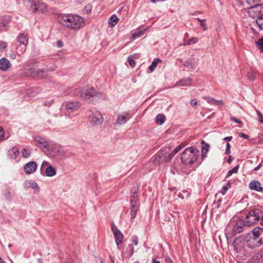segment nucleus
Wrapping results in <instances>:
<instances>
[{
	"label": "nucleus",
	"instance_id": "1",
	"mask_svg": "<svg viewBox=\"0 0 263 263\" xmlns=\"http://www.w3.org/2000/svg\"><path fill=\"white\" fill-rule=\"evenodd\" d=\"M58 21L63 27L74 30H79L85 25L83 18L78 15L61 14L58 17Z\"/></svg>",
	"mask_w": 263,
	"mask_h": 263
},
{
	"label": "nucleus",
	"instance_id": "2",
	"mask_svg": "<svg viewBox=\"0 0 263 263\" xmlns=\"http://www.w3.org/2000/svg\"><path fill=\"white\" fill-rule=\"evenodd\" d=\"M247 245L251 249H254L263 245V228L257 227L247 235Z\"/></svg>",
	"mask_w": 263,
	"mask_h": 263
},
{
	"label": "nucleus",
	"instance_id": "3",
	"mask_svg": "<svg viewBox=\"0 0 263 263\" xmlns=\"http://www.w3.org/2000/svg\"><path fill=\"white\" fill-rule=\"evenodd\" d=\"M199 151L197 149L188 147L182 153L181 160L185 165L192 164L197 161Z\"/></svg>",
	"mask_w": 263,
	"mask_h": 263
},
{
	"label": "nucleus",
	"instance_id": "4",
	"mask_svg": "<svg viewBox=\"0 0 263 263\" xmlns=\"http://www.w3.org/2000/svg\"><path fill=\"white\" fill-rule=\"evenodd\" d=\"M262 215V211L259 209H255L251 211L246 217L245 221L246 226H251L256 223Z\"/></svg>",
	"mask_w": 263,
	"mask_h": 263
},
{
	"label": "nucleus",
	"instance_id": "5",
	"mask_svg": "<svg viewBox=\"0 0 263 263\" xmlns=\"http://www.w3.org/2000/svg\"><path fill=\"white\" fill-rule=\"evenodd\" d=\"M27 2L33 12H43L47 10L46 5L41 0H27Z\"/></svg>",
	"mask_w": 263,
	"mask_h": 263
},
{
	"label": "nucleus",
	"instance_id": "6",
	"mask_svg": "<svg viewBox=\"0 0 263 263\" xmlns=\"http://www.w3.org/2000/svg\"><path fill=\"white\" fill-rule=\"evenodd\" d=\"M89 112L90 114L88 115L89 122L92 126H98L103 123L104 119L99 111L91 110Z\"/></svg>",
	"mask_w": 263,
	"mask_h": 263
},
{
	"label": "nucleus",
	"instance_id": "7",
	"mask_svg": "<svg viewBox=\"0 0 263 263\" xmlns=\"http://www.w3.org/2000/svg\"><path fill=\"white\" fill-rule=\"evenodd\" d=\"M248 8V14L252 17H257L263 14V4L251 5Z\"/></svg>",
	"mask_w": 263,
	"mask_h": 263
},
{
	"label": "nucleus",
	"instance_id": "8",
	"mask_svg": "<svg viewBox=\"0 0 263 263\" xmlns=\"http://www.w3.org/2000/svg\"><path fill=\"white\" fill-rule=\"evenodd\" d=\"M247 243V235L245 236H240L236 238L233 243L234 249L238 253L242 252Z\"/></svg>",
	"mask_w": 263,
	"mask_h": 263
},
{
	"label": "nucleus",
	"instance_id": "9",
	"mask_svg": "<svg viewBox=\"0 0 263 263\" xmlns=\"http://www.w3.org/2000/svg\"><path fill=\"white\" fill-rule=\"evenodd\" d=\"M111 230L115 238L116 243L119 248V245L123 241V235L120 230L118 229L113 222L111 223Z\"/></svg>",
	"mask_w": 263,
	"mask_h": 263
},
{
	"label": "nucleus",
	"instance_id": "10",
	"mask_svg": "<svg viewBox=\"0 0 263 263\" xmlns=\"http://www.w3.org/2000/svg\"><path fill=\"white\" fill-rule=\"evenodd\" d=\"M79 96L85 100H88L91 97L96 96L97 92L93 88L83 89L79 92Z\"/></svg>",
	"mask_w": 263,
	"mask_h": 263
},
{
	"label": "nucleus",
	"instance_id": "11",
	"mask_svg": "<svg viewBox=\"0 0 263 263\" xmlns=\"http://www.w3.org/2000/svg\"><path fill=\"white\" fill-rule=\"evenodd\" d=\"M65 107L66 114L69 115L79 109L80 103L79 102H68L65 103Z\"/></svg>",
	"mask_w": 263,
	"mask_h": 263
},
{
	"label": "nucleus",
	"instance_id": "12",
	"mask_svg": "<svg viewBox=\"0 0 263 263\" xmlns=\"http://www.w3.org/2000/svg\"><path fill=\"white\" fill-rule=\"evenodd\" d=\"M17 41L23 46L16 52V54L20 55L23 53L26 50V47L28 44V38L24 34H20L17 36Z\"/></svg>",
	"mask_w": 263,
	"mask_h": 263
},
{
	"label": "nucleus",
	"instance_id": "13",
	"mask_svg": "<svg viewBox=\"0 0 263 263\" xmlns=\"http://www.w3.org/2000/svg\"><path fill=\"white\" fill-rule=\"evenodd\" d=\"M246 226V222L242 219H238L233 227V233L234 235L240 233L243 231L244 227Z\"/></svg>",
	"mask_w": 263,
	"mask_h": 263
},
{
	"label": "nucleus",
	"instance_id": "14",
	"mask_svg": "<svg viewBox=\"0 0 263 263\" xmlns=\"http://www.w3.org/2000/svg\"><path fill=\"white\" fill-rule=\"evenodd\" d=\"M37 167V164L35 161H30L24 166V171L27 175H30L36 171Z\"/></svg>",
	"mask_w": 263,
	"mask_h": 263
},
{
	"label": "nucleus",
	"instance_id": "15",
	"mask_svg": "<svg viewBox=\"0 0 263 263\" xmlns=\"http://www.w3.org/2000/svg\"><path fill=\"white\" fill-rule=\"evenodd\" d=\"M130 118V116L128 112H123L118 115L115 124L119 125L125 124Z\"/></svg>",
	"mask_w": 263,
	"mask_h": 263
},
{
	"label": "nucleus",
	"instance_id": "16",
	"mask_svg": "<svg viewBox=\"0 0 263 263\" xmlns=\"http://www.w3.org/2000/svg\"><path fill=\"white\" fill-rule=\"evenodd\" d=\"M34 141L36 145L44 151L45 152L48 149V142L46 141L44 139L37 137L34 139Z\"/></svg>",
	"mask_w": 263,
	"mask_h": 263
},
{
	"label": "nucleus",
	"instance_id": "17",
	"mask_svg": "<svg viewBox=\"0 0 263 263\" xmlns=\"http://www.w3.org/2000/svg\"><path fill=\"white\" fill-rule=\"evenodd\" d=\"M10 66L11 63L7 59L3 58L0 59V69L1 70L7 71Z\"/></svg>",
	"mask_w": 263,
	"mask_h": 263
},
{
	"label": "nucleus",
	"instance_id": "18",
	"mask_svg": "<svg viewBox=\"0 0 263 263\" xmlns=\"http://www.w3.org/2000/svg\"><path fill=\"white\" fill-rule=\"evenodd\" d=\"M249 188L252 190H255L258 192H261L263 188L261 186V184L258 181H252L249 185Z\"/></svg>",
	"mask_w": 263,
	"mask_h": 263
},
{
	"label": "nucleus",
	"instance_id": "19",
	"mask_svg": "<svg viewBox=\"0 0 263 263\" xmlns=\"http://www.w3.org/2000/svg\"><path fill=\"white\" fill-rule=\"evenodd\" d=\"M203 98L206 100L208 103L213 104L215 105H221L222 106L224 105V102L221 100H217L215 99L213 97H203Z\"/></svg>",
	"mask_w": 263,
	"mask_h": 263
},
{
	"label": "nucleus",
	"instance_id": "20",
	"mask_svg": "<svg viewBox=\"0 0 263 263\" xmlns=\"http://www.w3.org/2000/svg\"><path fill=\"white\" fill-rule=\"evenodd\" d=\"M192 82V80L190 78H187L180 80L176 83L177 86H190Z\"/></svg>",
	"mask_w": 263,
	"mask_h": 263
},
{
	"label": "nucleus",
	"instance_id": "21",
	"mask_svg": "<svg viewBox=\"0 0 263 263\" xmlns=\"http://www.w3.org/2000/svg\"><path fill=\"white\" fill-rule=\"evenodd\" d=\"M56 170L52 166H49L45 168L44 170V175L48 177H53L56 174Z\"/></svg>",
	"mask_w": 263,
	"mask_h": 263
},
{
	"label": "nucleus",
	"instance_id": "22",
	"mask_svg": "<svg viewBox=\"0 0 263 263\" xmlns=\"http://www.w3.org/2000/svg\"><path fill=\"white\" fill-rule=\"evenodd\" d=\"M24 185L26 187H31L34 190L39 189V185L34 181L32 180H27L25 181Z\"/></svg>",
	"mask_w": 263,
	"mask_h": 263
},
{
	"label": "nucleus",
	"instance_id": "23",
	"mask_svg": "<svg viewBox=\"0 0 263 263\" xmlns=\"http://www.w3.org/2000/svg\"><path fill=\"white\" fill-rule=\"evenodd\" d=\"M183 147V145H179L178 146H177L175 149L173 151V152L169 155V156L166 157H165V158L166 159V161H170L172 158Z\"/></svg>",
	"mask_w": 263,
	"mask_h": 263
},
{
	"label": "nucleus",
	"instance_id": "24",
	"mask_svg": "<svg viewBox=\"0 0 263 263\" xmlns=\"http://www.w3.org/2000/svg\"><path fill=\"white\" fill-rule=\"evenodd\" d=\"M29 73L30 74L34 77H42V74L44 72V71L42 69L34 70L33 69H29Z\"/></svg>",
	"mask_w": 263,
	"mask_h": 263
},
{
	"label": "nucleus",
	"instance_id": "25",
	"mask_svg": "<svg viewBox=\"0 0 263 263\" xmlns=\"http://www.w3.org/2000/svg\"><path fill=\"white\" fill-rule=\"evenodd\" d=\"M202 151H201V157L202 159L205 157V154L208 153L209 148V145L205 143L204 141H201Z\"/></svg>",
	"mask_w": 263,
	"mask_h": 263
},
{
	"label": "nucleus",
	"instance_id": "26",
	"mask_svg": "<svg viewBox=\"0 0 263 263\" xmlns=\"http://www.w3.org/2000/svg\"><path fill=\"white\" fill-rule=\"evenodd\" d=\"M183 65L185 67L190 68H194L195 67L196 62L194 59H189L188 60L184 62Z\"/></svg>",
	"mask_w": 263,
	"mask_h": 263
},
{
	"label": "nucleus",
	"instance_id": "27",
	"mask_svg": "<svg viewBox=\"0 0 263 263\" xmlns=\"http://www.w3.org/2000/svg\"><path fill=\"white\" fill-rule=\"evenodd\" d=\"M119 19L116 15H112L108 20V24L110 27H114L118 23Z\"/></svg>",
	"mask_w": 263,
	"mask_h": 263
},
{
	"label": "nucleus",
	"instance_id": "28",
	"mask_svg": "<svg viewBox=\"0 0 263 263\" xmlns=\"http://www.w3.org/2000/svg\"><path fill=\"white\" fill-rule=\"evenodd\" d=\"M18 149L17 148H12L8 151L9 157L11 159H15L18 155Z\"/></svg>",
	"mask_w": 263,
	"mask_h": 263
},
{
	"label": "nucleus",
	"instance_id": "29",
	"mask_svg": "<svg viewBox=\"0 0 263 263\" xmlns=\"http://www.w3.org/2000/svg\"><path fill=\"white\" fill-rule=\"evenodd\" d=\"M165 120V117L163 115L159 114L155 119L156 122L159 125H162Z\"/></svg>",
	"mask_w": 263,
	"mask_h": 263
},
{
	"label": "nucleus",
	"instance_id": "30",
	"mask_svg": "<svg viewBox=\"0 0 263 263\" xmlns=\"http://www.w3.org/2000/svg\"><path fill=\"white\" fill-rule=\"evenodd\" d=\"M161 61H162L159 59H157L153 61L152 64L148 67V70L150 71V72L154 71V69L156 68L158 64L161 62Z\"/></svg>",
	"mask_w": 263,
	"mask_h": 263
},
{
	"label": "nucleus",
	"instance_id": "31",
	"mask_svg": "<svg viewBox=\"0 0 263 263\" xmlns=\"http://www.w3.org/2000/svg\"><path fill=\"white\" fill-rule=\"evenodd\" d=\"M49 166H52L49 162L44 161L42 162L40 168V172L42 175H44V170H45L46 167H47Z\"/></svg>",
	"mask_w": 263,
	"mask_h": 263
},
{
	"label": "nucleus",
	"instance_id": "32",
	"mask_svg": "<svg viewBox=\"0 0 263 263\" xmlns=\"http://www.w3.org/2000/svg\"><path fill=\"white\" fill-rule=\"evenodd\" d=\"M31 153V151L28 148H24L22 150V157L25 158H27L30 157Z\"/></svg>",
	"mask_w": 263,
	"mask_h": 263
},
{
	"label": "nucleus",
	"instance_id": "33",
	"mask_svg": "<svg viewBox=\"0 0 263 263\" xmlns=\"http://www.w3.org/2000/svg\"><path fill=\"white\" fill-rule=\"evenodd\" d=\"M146 30V29H143V30L138 29L135 33H134L133 34V37L134 39L139 37L141 36V35H142L144 33V32H145Z\"/></svg>",
	"mask_w": 263,
	"mask_h": 263
},
{
	"label": "nucleus",
	"instance_id": "34",
	"mask_svg": "<svg viewBox=\"0 0 263 263\" xmlns=\"http://www.w3.org/2000/svg\"><path fill=\"white\" fill-rule=\"evenodd\" d=\"M256 23L260 29L263 30V14L256 19Z\"/></svg>",
	"mask_w": 263,
	"mask_h": 263
},
{
	"label": "nucleus",
	"instance_id": "35",
	"mask_svg": "<svg viewBox=\"0 0 263 263\" xmlns=\"http://www.w3.org/2000/svg\"><path fill=\"white\" fill-rule=\"evenodd\" d=\"M198 41V39L197 37H194L191 39H190L189 40H188L186 42L184 43L182 45L185 46V45H190L193 43H196Z\"/></svg>",
	"mask_w": 263,
	"mask_h": 263
},
{
	"label": "nucleus",
	"instance_id": "36",
	"mask_svg": "<svg viewBox=\"0 0 263 263\" xmlns=\"http://www.w3.org/2000/svg\"><path fill=\"white\" fill-rule=\"evenodd\" d=\"M238 168H239V165L235 166L233 169L230 170L228 172L226 177H230L233 173H236L238 172Z\"/></svg>",
	"mask_w": 263,
	"mask_h": 263
},
{
	"label": "nucleus",
	"instance_id": "37",
	"mask_svg": "<svg viewBox=\"0 0 263 263\" xmlns=\"http://www.w3.org/2000/svg\"><path fill=\"white\" fill-rule=\"evenodd\" d=\"M256 45L261 52H263V37L259 39L256 42Z\"/></svg>",
	"mask_w": 263,
	"mask_h": 263
},
{
	"label": "nucleus",
	"instance_id": "38",
	"mask_svg": "<svg viewBox=\"0 0 263 263\" xmlns=\"http://www.w3.org/2000/svg\"><path fill=\"white\" fill-rule=\"evenodd\" d=\"M162 157L160 155L156 156L154 160V164L156 165H159L162 162Z\"/></svg>",
	"mask_w": 263,
	"mask_h": 263
},
{
	"label": "nucleus",
	"instance_id": "39",
	"mask_svg": "<svg viewBox=\"0 0 263 263\" xmlns=\"http://www.w3.org/2000/svg\"><path fill=\"white\" fill-rule=\"evenodd\" d=\"M131 210L134 209L138 210V206L137 205V200L131 199Z\"/></svg>",
	"mask_w": 263,
	"mask_h": 263
},
{
	"label": "nucleus",
	"instance_id": "40",
	"mask_svg": "<svg viewBox=\"0 0 263 263\" xmlns=\"http://www.w3.org/2000/svg\"><path fill=\"white\" fill-rule=\"evenodd\" d=\"M247 77L250 81H254L255 79V74L253 71H250L247 74Z\"/></svg>",
	"mask_w": 263,
	"mask_h": 263
},
{
	"label": "nucleus",
	"instance_id": "41",
	"mask_svg": "<svg viewBox=\"0 0 263 263\" xmlns=\"http://www.w3.org/2000/svg\"><path fill=\"white\" fill-rule=\"evenodd\" d=\"M247 3L249 5H255L256 4H259L258 3L261 2L262 0H246Z\"/></svg>",
	"mask_w": 263,
	"mask_h": 263
},
{
	"label": "nucleus",
	"instance_id": "42",
	"mask_svg": "<svg viewBox=\"0 0 263 263\" xmlns=\"http://www.w3.org/2000/svg\"><path fill=\"white\" fill-rule=\"evenodd\" d=\"M230 188V183H227V184L224 186L223 187H222V189L221 190V191H220V193L222 194V195H224L225 193H226V192Z\"/></svg>",
	"mask_w": 263,
	"mask_h": 263
},
{
	"label": "nucleus",
	"instance_id": "43",
	"mask_svg": "<svg viewBox=\"0 0 263 263\" xmlns=\"http://www.w3.org/2000/svg\"><path fill=\"white\" fill-rule=\"evenodd\" d=\"M7 43L4 41H0V51H3L7 47Z\"/></svg>",
	"mask_w": 263,
	"mask_h": 263
},
{
	"label": "nucleus",
	"instance_id": "44",
	"mask_svg": "<svg viewBox=\"0 0 263 263\" xmlns=\"http://www.w3.org/2000/svg\"><path fill=\"white\" fill-rule=\"evenodd\" d=\"M197 20L200 22V26L203 27V30H206L207 29V27L206 26V24L204 23L205 20H201L200 18H197Z\"/></svg>",
	"mask_w": 263,
	"mask_h": 263
},
{
	"label": "nucleus",
	"instance_id": "45",
	"mask_svg": "<svg viewBox=\"0 0 263 263\" xmlns=\"http://www.w3.org/2000/svg\"><path fill=\"white\" fill-rule=\"evenodd\" d=\"M5 197L8 201H10L11 200V194L9 190H7L5 194Z\"/></svg>",
	"mask_w": 263,
	"mask_h": 263
},
{
	"label": "nucleus",
	"instance_id": "46",
	"mask_svg": "<svg viewBox=\"0 0 263 263\" xmlns=\"http://www.w3.org/2000/svg\"><path fill=\"white\" fill-rule=\"evenodd\" d=\"M256 111L257 116L258 117L259 122L263 124V115L257 109H256Z\"/></svg>",
	"mask_w": 263,
	"mask_h": 263
},
{
	"label": "nucleus",
	"instance_id": "47",
	"mask_svg": "<svg viewBox=\"0 0 263 263\" xmlns=\"http://www.w3.org/2000/svg\"><path fill=\"white\" fill-rule=\"evenodd\" d=\"M137 211L138 210H134V209L131 210V211H130L131 219H133L136 217Z\"/></svg>",
	"mask_w": 263,
	"mask_h": 263
},
{
	"label": "nucleus",
	"instance_id": "48",
	"mask_svg": "<svg viewBox=\"0 0 263 263\" xmlns=\"http://www.w3.org/2000/svg\"><path fill=\"white\" fill-rule=\"evenodd\" d=\"M128 61L129 64L130 65V66L131 67H135L136 63H135V61L132 57H129Z\"/></svg>",
	"mask_w": 263,
	"mask_h": 263
},
{
	"label": "nucleus",
	"instance_id": "49",
	"mask_svg": "<svg viewBox=\"0 0 263 263\" xmlns=\"http://www.w3.org/2000/svg\"><path fill=\"white\" fill-rule=\"evenodd\" d=\"M4 138V132L0 127V141L2 140Z\"/></svg>",
	"mask_w": 263,
	"mask_h": 263
},
{
	"label": "nucleus",
	"instance_id": "50",
	"mask_svg": "<svg viewBox=\"0 0 263 263\" xmlns=\"http://www.w3.org/2000/svg\"><path fill=\"white\" fill-rule=\"evenodd\" d=\"M135 246H137L138 243V238L137 236H135L132 240Z\"/></svg>",
	"mask_w": 263,
	"mask_h": 263
},
{
	"label": "nucleus",
	"instance_id": "51",
	"mask_svg": "<svg viewBox=\"0 0 263 263\" xmlns=\"http://www.w3.org/2000/svg\"><path fill=\"white\" fill-rule=\"evenodd\" d=\"M239 137L243 138H245L246 139H249V136L248 135L245 134L243 133H240L239 134Z\"/></svg>",
	"mask_w": 263,
	"mask_h": 263
},
{
	"label": "nucleus",
	"instance_id": "52",
	"mask_svg": "<svg viewBox=\"0 0 263 263\" xmlns=\"http://www.w3.org/2000/svg\"><path fill=\"white\" fill-rule=\"evenodd\" d=\"M263 142V135H259L258 136V143L261 144Z\"/></svg>",
	"mask_w": 263,
	"mask_h": 263
},
{
	"label": "nucleus",
	"instance_id": "53",
	"mask_svg": "<svg viewBox=\"0 0 263 263\" xmlns=\"http://www.w3.org/2000/svg\"><path fill=\"white\" fill-rule=\"evenodd\" d=\"M137 190H135V191L134 192V194L132 197V198L131 199H134V200H137Z\"/></svg>",
	"mask_w": 263,
	"mask_h": 263
},
{
	"label": "nucleus",
	"instance_id": "54",
	"mask_svg": "<svg viewBox=\"0 0 263 263\" xmlns=\"http://www.w3.org/2000/svg\"><path fill=\"white\" fill-rule=\"evenodd\" d=\"M53 103V100L46 101L44 103V105L46 106H50Z\"/></svg>",
	"mask_w": 263,
	"mask_h": 263
},
{
	"label": "nucleus",
	"instance_id": "55",
	"mask_svg": "<svg viewBox=\"0 0 263 263\" xmlns=\"http://www.w3.org/2000/svg\"><path fill=\"white\" fill-rule=\"evenodd\" d=\"M231 120L236 123H241V122L240 120H239L238 119H237V118H236L235 117H231Z\"/></svg>",
	"mask_w": 263,
	"mask_h": 263
},
{
	"label": "nucleus",
	"instance_id": "56",
	"mask_svg": "<svg viewBox=\"0 0 263 263\" xmlns=\"http://www.w3.org/2000/svg\"><path fill=\"white\" fill-rule=\"evenodd\" d=\"M165 261L166 263H174L173 260L169 257H165Z\"/></svg>",
	"mask_w": 263,
	"mask_h": 263
},
{
	"label": "nucleus",
	"instance_id": "57",
	"mask_svg": "<svg viewBox=\"0 0 263 263\" xmlns=\"http://www.w3.org/2000/svg\"><path fill=\"white\" fill-rule=\"evenodd\" d=\"M190 103L192 106H194L197 105V102L195 100L192 99L191 100Z\"/></svg>",
	"mask_w": 263,
	"mask_h": 263
},
{
	"label": "nucleus",
	"instance_id": "58",
	"mask_svg": "<svg viewBox=\"0 0 263 263\" xmlns=\"http://www.w3.org/2000/svg\"><path fill=\"white\" fill-rule=\"evenodd\" d=\"M232 136H230V137H226L225 138H223V140L224 141H230L232 140Z\"/></svg>",
	"mask_w": 263,
	"mask_h": 263
},
{
	"label": "nucleus",
	"instance_id": "59",
	"mask_svg": "<svg viewBox=\"0 0 263 263\" xmlns=\"http://www.w3.org/2000/svg\"><path fill=\"white\" fill-rule=\"evenodd\" d=\"M10 57L12 59H15L16 58V54L12 52L10 54Z\"/></svg>",
	"mask_w": 263,
	"mask_h": 263
},
{
	"label": "nucleus",
	"instance_id": "60",
	"mask_svg": "<svg viewBox=\"0 0 263 263\" xmlns=\"http://www.w3.org/2000/svg\"><path fill=\"white\" fill-rule=\"evenodd\" d=\"M57 45L59 47H62L63 46V43L60 41L57 42Z\"/></svg>",
	"mask_w": 263,
	"mask_h": 263
},
{
	"label": "nucleus",
	"instance_id": "61",
	"mask_svg": "<svg viewBox=\"0 0 263 263\" xmlns=\"http://www.w3.org/2000/svg\"><path fill=\"white\" fill-rule=\"evenodd\" d=\"M129 247L131 248V253H130V256H132L134 252V248L133 247H132L131 245H129Z\"/></svg>",
	"mask_w": 263,
	"mask_h": 263
},
{
	"label": "nucleus",
	"instance_id": "62",
	"mask_svg": "<svg viewBox=\"0 0 263 263\" xmlns=\"http://www.w3.org/2000/svg\"><path fill=\"white\" fill-rule=\"evenodd\" d=\"M261 167V165L260 164L254 168V171H257Z\"/></svg>",
	"mask_w": 263,
	"mask_h": 263
},
{
	"label": "nucleus",
	"instance_id": "63",
	"mask_svg": "<svg viewBox=\"0 0 263 263\" xmlns=\"http://www.w3.org/2000/svg\"><path fill=\"white\" fill-rule=\"evenodd\" d=\"M261 218L260 224L263 225V212H262V215L260 216Z\"/></svg>",
	"mask_w": 263,
	"mask_h": 263
},
{
	"label": "nucleus",
	"instance_id": "64",
	"mask_svg": "<svg viewBox=\"0 0 263 263\" xmlns=\"http://www.w3.org/2000/svg\"><path fill=\"white\" fill-rule=\"evenodd\" d=\"M153 263H160V262L158 260H157L156 259H153Z\"/></svg>",
	"mask_w": 263,
	"mask_h": 263
}]
</instances>
